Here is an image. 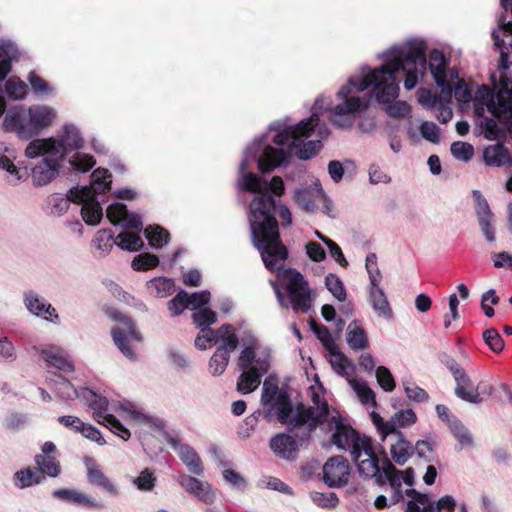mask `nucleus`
<instances>
[{"instance_id":"obj_1","label":"nucleus","mask_w":512,"mask_h":512,"mask_svg":"<svg viewBox=\"0 0 512 512\" xmlns=\"http://www.w3.org/2000/svg\"><path fill=\"white\" fill-rule=\"evenodd\" d=\"M326 99L317 98L309 118L296 124H290L289 118L271 123L269 132H273L272 141L278 147L267 142V135L255 139L245 151L239 166L241 189L255 193L249 205V225L251 240L260 252L265 267L270 271L282 269L288 256L286 247L280 240L278 222L275 217L276 201L270 194L281 196L285 191L283 180L274 176L268 183L262 177L248 172L250 164L257 162L258 169L267 173L285 164L291 153L301 160L314 157L322 148L321 139L329 135L325 124H320L318 109L329 108Z\"/></svg>"},{"instance_id":"obj_2","label":"nucleus","mask_w":512,"mask_h":512,"mask_svg":"<svg viewBox=\"0 0 512 512\" xmlns=\"http://www.w3.org/2000/svg\"><path fill=\"white\" fill-rule=\"evenodd\" d=\"M385 58L381 67L370 69L368 66L361 68L359 76H352L348 83L342 86L337 92V97L341 101L332 108V102L329 98L325 104L331 110V122L333 125L346 129L350 128L357 112L368 107L369 99H362L353 95V91L363 92L372 88L371 92L378 103L389 104L387 113L392 117H405L410 112V107L406 102L397 101L392 103L399 93V83L403 76L404 87L406 90H412L416 87L419 79L423 77L427 68L426 44L423 40L412 39L403 44L392 46L383 55ZM322 109H318L320 116Z\"/></svg>"},{"instance_id":"obj_3","label":"nucleus","mask_w":512,"mask_h":512,"mask_svg":"<svg viewBox=\"0 0 512 512\" xmlns=\"http://www.w3.org/2000/svg\"><path fill=\"white\" fill-rule=\"evenodd\" d=\"M315 424L313 431L317 426H321L326 431H334L332 439L337 448L349 451L352 460L355 462L358 473H360L361 461L372 458L376 453L372 447L369 437L361 436L351 426L346 425L336 410H331L328 403L323 400L318 406L314 416Z\"/></svg>"},{"instance_id":"obj_4","label":"nucleus","mask_w":512,"mask_h":512,"mask_svg":"<svg viewBox=\"0 0 512 512\" xmlns=\"http://www.w3.org/2000/svg\"><path fill=\"white\" fill-rule=\"evenodd\" d=\"M272 350L263 345L253 335L242 338V348L237 358V367L240 376L237 379V390L247 394L255 391L261 384L272 364Z\"/></svg>"},{"instance_id":"obj_5","label":"nucleus","mask_w":512,"mask_h":512,"mask_svg":"<svg viewBox=\"0 0 512 512\" xmlns=\"http://www.w3.org/2000/svg\"><path fill=\"white\" fill-rule=\"evenodd\" d=\"M84 140L78 127L74 124L67 123L63 126L57 137L46 139H34L29 142V155H36V151L41 149H49L52 155H56L61 160L68 156L69 153L75 152L68 158L70 166L79 172H87L94 165L93 156L80 153L78 150L83 147Z\"/></svg>"},{"instance_id":"obj_6","label":"nucleus","mask_w":512,"mask_h":512,"mask_svg":"<svg viewBox=\"0 0 512 512\" xmlns=\"http://www.w3.org/2000/svg\"><path fill=\"white\" fill-rule=\"evenodd\" d=\"M312 402V406L306 407L303 404H299L294 409L287 391L280 390L274 397L273 402L269 405L277 412V417L281 424L286 425L290 431L302 428L303 435L300 437V441H308L315 424L314 416L322 401L320 397L314 393Z\"/></svg>"},{"instance_id":"obj_7","label":"nucleus","mask_w":512,"mask_h":512,"mask_svg":"<svg viewBox=\"0 0 512 512\" xmlns=\"http://www.w3.org/2000/svg\"><path fill=\"white\" fill-rule=\"evenodd\" d=\"M111 174L107 169L98 168L91 175V183L88 186L71 189L72 199L76 203H82V218L88 225H97L103 216V209L97 200V195L109 191L111 188Z\"/></svg>"},{"instance_id":"obj_8","label":"nucleus","mask_w":512,"mask_h":512,"mask_svg":"<svg viewBox=\"0 0 512 512\" xmlns=\"http://www.w3.org/2000/svg\"><path fill=\"white\" fill-rule=\"evenodd\" d=\"M278 276L287 294H283L277 282H271L280 306L286 309L291 307L294 312L307 313L312 306V298L304 276L291 268L283 270Z\"/></svg>"},{"instance_id":"obj_9","label":"nucleus","mask_w":512,"mask_h":512,"mask_svg":"<svg viewBox=\"0 0 512 512\" xmlns=\"http://www.w3.org/2000/svg\"><path fill=\"white\" fill-rule=\"evenodd\" d=\"M472 102L476 116L488 111L503 125L512 121V86L503 83L502 89L494 95L487 86L482 85L474 92Z\"/></svg>"},{"instance_id":"obj_10","label":"nucleus","mask_w":512,"mask_h":512,"mask_svg":"<svg viewBox=\"0 0 512 512\" xmlns=\"http://www.w3.org/2000/svg\"><path fill=\"white\" fill-rule=\"evenodd\" d=\"M359 475L365 479H374L378 486L389 483L392 489L402 486V471L395 468L391 460L383 453L382 458L375 454L372 458L361 461Z\"/></svg>"},{"instance_id":"obj_11","label":"nucleus","mask_w":512,"mask_h":512,"mask_svg":"<svg viewBox=\"0 0 512 512\" xmlns=\"http://www.w3.org/2000/svg\"><path fill=\"white\" fill-rule=\"evenodd\" d=\"M110 318L118 321L123 327H114L111 330L112 338L117 348L129 360H136L137 355L133 349L128 345V338H132L138 342L142 340L141 334L136 330V327L131 318L122 314L121 312L111 309L107 311Z\"/></svg>"},{"instance_id":"obj_12","label":"nucleus","mask_w":512,"mask_h":512,"mask_svg":"<svg viewBox=\"0 0 512 512\" xmlns=\"http://www.w3.org/2000/svg\"><path fill=\"white\" fill-rule=\"evenodd\" d=\"M29 144L25 149V156L29 159L42 157V159L31 168V179L35 186H45L50 183L61 169V159L52 155L49 149L36 151V155H29Z\"/></svg>"},{"instance_id":"obj_13","label":"nucleus","mask_w":512,"mask_h":512,"mask_svg":"<svg viewBox=\"0 0 512 512\" xmlns=\"http://www.w3.org/2000/svg\"><path fill=\"white\" fill-rule=\"evenodd\" d=\"M428 66L434 78L436 85L441 89L440 97L450 102L452 99V80L454 79L455 71H447V62L444 54L434 49L429 54Z\"/></svg>"},{"instance_id":"obj_14","label":"nucleus","mask_w":512,"mask_h":512,"mask_svg":"<svg viewBox=\"0 0 512 512\" xmlns=\"http://www.w3.org/2000/svg\"><path fill=\"white\" fill-rule=\"evenodd\" d=\"M371 421L377 429L381 440L384 441L391 433H402L397 428L406 427L417 421V416L412 409H403L396 412L389 421H385L379 413H370Z\"/></svg>"},{"instance_id":"obj_15","label":"nucleus","mask_w":512,"mask_h":512,"mask_svg":"<svg viewBox=\"0 0 512 512\" xmlns=\"http://www.w3.org/2000/svg\"><path fill=\"white\" fill-rule=\"evenodd\" d=\"M83 464L86 470L87 482L111 497L120 495V488L116 482L111 480L103 471L101 466L91 457H84Z\"/></svg>"},{"instance_id":"obj_16","label":"nucleus","mask_w":512,"mask_h":512,"mask_svg":"<svg viewBox=\"0 0 512 512\" xmlns=\"http://www.w3.org/2000/svg\"><path fill=\"white\" fill-rule=\"evenodd\" d=\"M350 477V465L342 455L330 457L323 466L324 483L332 488L346 485Z\"/></svg>"},{"instance_id":"obj_17","label":"nucleus","mask_w":512,"mask_h":512,"mask_svg":"<svg viewBox=\"0 0 512 512\" xmlns=\"http://www.w3.org/2000/svg\"><path fill=\"white\" fill-rule=\"evenodd\" d=\"M166 442L174 451L177 452L180 460L191 474L197 476L203 475V463L200 456L192 446L182 443L178 435L172 434H168L166 436Z\"/></svg>"},{"instance_id":"obj_18","label":"nucleus","mask_w":512,"mask_h":512,"mask_svg":"<svg viewBox=\"0 0 512 512\" xmlns=\"http://www.w3.org/2000/svg\"><path fill=\"white\" fill-rule=\"evenodd\" d=\"M116 409L126 420L135 424L145 425L156 431H161L165 427V423L162 419L145 413L144 410L134 402L128 400L119 401Z\"/></svg>"},{"instance_id":"obj_19","label":"nucleus","mask_w":512,"mask_h":512,"mask_svg":"<svg viewBox=\"0 0 512 512\" xmlns=\"http://www.w3.org/2000/svg\"><path fill=\"white\" fill-rule=\"evenodd\" d=\"M23 304L32 315L54 324L59 322L56 309L36 291H25L23 293Z\"/></svg>"},{"instance_id":"obj_20","label":"nucleus","mask_w":512,"mask_h":512,"mask_svg":"<svg viewBox=\"0 0 512 512\" xmlns=\"http://www.w3.org/2000/svg\"><path fill=\"white\" fill-rule=\"evenodd\" d=\"M5 131H14L20 138H30L38 134L29 111L8 112L3 121Z\"/></svg>"},{"instance_id":"obj_21","label":"nucleus","mask_w":512,"mask_h":512,"mask_svg":"<svg viewBox=\"0 0 512 512\" xmlns=\"http://www.w3.org/2000/svg\"><path fill=\"white\" fill-rule=\"evenodd\" d=\"M66 387L72 390L71 393H62L61 395L66 400H72L74 398H78L83 401L86 405H88L93 410L94 420L97 422L98 415H108L104 413V411L108 407V399L104 396H101L88 388H80L76 389L72 384H65Z\"/></svg>"},{"instance_id":"obj_22","label":"nucleus","mask_w":512,"mask_h":512,"mask_svg":"<svg viewBox=\"0 0 512 512\" xmlns=\"http://www.w3.org/2000/svg\"><path fill=\"white\" fill-rule=\"evenodd\" d=\"M106 216L113 225L140 232L143 223L139 215L127 211L126 205L116 202L107 207Z\"/></svg>"},{"instance_id":"obj_23","label":"nucleus","mask_w":512,"mask_h":512,"mask_svg":"<svg viewBox=\"0 0 512 512\" xmlns=\"http://www.w3.org/2000/svg\"><path fill=\"white\" fill-rule=\"evenodd\" d=\"M179 485L189 494L207 504L214 502L215 494L208 482L201 481L196 477L187 474H181L178 477Z\"/></svg>"},{"instance_id":"obj_24","label":"nucleus","mask_w":512,"mask_h":512,"mask_svg":"<svg viewBox=\"0 0 512 512\" xmlns=\"http://www.w3.org/2000/svg\"><path fill=\"white\" fill-rule=\"evenodd\" d=\"M41 358L51 367L65 373H72L75 370L67 352L59 346L47 345L39 350Z\"/></svg>"},{"instance_id":"obj_25","label":"nucleus","mask_w":512,"mask_h":512,"mask_svg":"<svg viewBox=\"0 0 512 512\" xmlns=\"http://www.w3.org/2000/svg\"><path fill=\"white\" fill-rule=\"evenodd\" d=\"M302 435L303 433L301 435L296 434L295 436L298 438V441H296L295 438L289 434H277L270 440V448L276 456L292 461L297 457L298 442H304L300 441Z\"/></svg>"},{"instance_id":"obj_26","label":"nucleus","mask_w":512,"mask_h":512,"mask_svg":"<svg viewBox=\"0 0 512 512\" xmlns=\"http://www.w3.org/2000/svg\"><path fill=\"white\" fill-rule=\"evenodd\" d=\"M454 381L456 384L454 393L459 399L471 404L482 403L481 383L475 385L465 371L457 376Z\"/></svg>"},{"instance_id":"obj_27","label":"nucleus","mask_w":512,"mask_h":512,"mask_svg":"<svg viewBox=\"0 0 512 512\" xmlns=\"http://www.w3.org/2000/svg\"><path fill=\"white\" fill-rule=\"evenodd\" d=\"M211 336H214V345L217 347V350L227 352L231 355L233 353L240 341L236 334V329L231 324H223L219 328L210 332Z\"/></svg>"},{"instance_id":"obj_28","label":"nucleus","mask_w":512,"mask_h":512,"mask_svg":"<svg viewBox=\"0 0 512 512\" xmlns=\"http://www.w3.org/2000/svg\"><path fill=\"white\" fill-rule=\"evenodd\" d=\"M295 202L306 212L313 213L318 209V200H325L321 187L297 189L294 193Z\"/></svg>"},{"instance_id":"obj_29","label":"nucleus","mask_w":512,"mask_h":512,"mask_svg":"<svg viewBox=\"0 0 512 512\" xmlns=\"http://www.w3.org/2000/svg\"><path fill=\"white\" fill-rule=\"evenodd\" d=\"M395 441L390 446V454L393 461L403 466L414 454L413 445L405 438L403 433H391Z\"/></svg>"},{"instance_id":"obj_30","label":"nucleus","mask_w":512,"mask_h":512,"mask_svg":"<svg viewBox=\"0 0 512 512\" xmlns=\"http://www.w3.org/2000/svg\"><path fill=\"white\" fill-rule=\"evenodd\" d=\"M53 497L75 505H81L86 508H99L95 498L87 493L75 489H56L52 492Z\"/></svg>"},{"instance_id":"obj_31","label":"nucleus","mask_w":512,"mask_h":512,"mask_svg":"<svg viewBox=\"0 0 512 512\" xmlns=\"http://www.w3.org/2000/svg\"><path fill=\"white\" fill-rule=\"evenodd\" d=\"M12 153L3 144H0V168L7 171L10 175L9 183L17 185L26 180L29 176L27 168L19 169L12 161Z\"/></svg>"},{"instance_id":"obj_32","label":"nucleus","mask_w":512,"mask_h":512,"mask_svg":"<svg viewBox=\"0 0 512 512\" xmlns=\"http://www.w3.org/2000/svg\"><path fill=\"white\" fill-rule=\"evenodd\" d=\"M17 46L10 40L0 39V81L11 72L12 63L18 59Z\"/></svg>"},{"instance_id":"obj_33","label":"nucleus","mask_w":512,"mask_h":512,"mask_svg":"<svg viewBox=\"0 0 512 512\" xmlns=\"http://www.w3.org/2000/svg\"><path fill=\"white\" fill-rule=\"evenodd\" d=\"M368 301L371 304L374 312L385 319L392 317V308L388 298L381 287L368 288Z\"/></svg>"},{"instance_id":"obj_34","label":"nucleus","mask_w":512,"mask_h":512,"mask_svg":"<svg viewBox=\"0 0 512 512\" xmlns=\"http://www.w3.org/2000/svg\"><path fill=\"white\" fill-rule=\"evenodd\" d=\"M346 341L348 346L354 350H363L368 347L366 332L357 320L349 323L346 331Z\"/></svg>"},{"instance_id":"obj_35","label":"nucleus","mask_w":512,"mask_h":512,"mask_svg":"<svg viewBox=\"0 0 512 512\" xmlns=\"http://www.w3.org/2000/svg\"><path fill=\"white\" fill-rule=\"evenodd\" d=\"M483 159L488 166H505L508 160V149L502 143L489 145L483 151Z\"/></svg>"},{"instance_id":"obj_36","label":"nucleus","mask_w":512,"mask_h":512,"mask_svg":"<svg viewBox=\"0 0 512 512\" xmlns=\"http://www.w3.org/2000/svg\"><path fill=\"white\" fill-rule=\"evenodd\" d=\"M45 481V476L37 468L28 467L17 471L13 476L14 485L19 489H24Z\"/></svg>"},{"instance_id":"obj_37","label":"nucleus","mask_w":512,"mask_h":512,"mask_svg":"<svg viewBox=\"0 0 512 512\" xmlns=\"http://www.w3.org/2000/svg\"><path fill=\"white\" fill-rule=\"evenodd\" d=\"M28 111L38 133L49 126L56 117V111L49 106H35L29 108Z\"/></svg>"},{"instance_id":"obj_38","label":"nucleus","mask_w":512,"mask_h":512,"mask_svg":"<svg viewBox=\"0 0 512 512\" xmlns=\"http://www.w3.org/2000/svg\"><path fill=\"white\" fill-rule=\"evenodd\" d=\"M327 351L329 352V362L338 375L348 376L350 371H353V364L340 352L337 345L334 346V349L330 348Z\"/></svg>"},{"instance_id":"obj_39","label":"nucleus","mask_w":512,"mask_h":512,"mask_svg":"<svg viewBox=\"0 0 512 512\" xmlns=\"http://www.w3.org/2000/svg\"><path fill=\"white\" fill-rule=\"evenodd\" d=\"M132 485L139 491L149 493L156 487L157 477L152 468H144L137 477L131 478Z\"/></svg>"},{"instance_id":"obj_40","label":"nucleus","mask_w":512,"mask_h":512,"mask_svg":"<svg viewBox=\"0 0 512 512\" xmlns=\"http://www.w3.org/2000/svg\"><path fill=\"white\" fill-rule=\"evenodd\" d=\"M37 470L41 475L56 478L61 473V467L55 457L49 455H36L34 457Z\"/></svg>"},{"instance_id":"obj_41","label":"nucleus","mask_w":512,"mask_h":512,"mask_svg":"<svg viewBox=\"0 0 512 512\" xmlns=\"http://www.w3.org/2000/svg\"><path fill=\"white\" fill-rule=\"evenodd\" d=\"M146 286L151 295L157 298H164L172 293L174 282L166 277H157L149 280Z\"/></svg>"},{"instance_id":"obj_42","label":"nucleus","mask_w":512,"mask_h":512,"mask_svg":"<svg viewBox=\"0 0 512 512\" xmlns=\"http://www.w3.org/2000/svg\"><path fill=\"white\" fill-rule=\"evenodd\" d=\"M97 423L106 426L124 441L129 440L131 437V432L112 414L98 415Z\"/></svg>"},{"instance_id":"obj_43","label":"nucleus","mask_w":512,"mask_h":512,"mask_svg":"<svg viewBox=\"0 0 512 512\" xmlns=\"http://www.w3.org/2000/svg\"><path fill=\"white\" fill-rule=\"evenodd\" d=\"M71 201L74 202L71 191L66 197L61 194H54L48 198L47 212L53 216H61L69 209Z\"/></svg>"},{"instance_id":"obj_44","label":"nucleus","mask_w":512,"mask_h":512,"mask_svg":"<svg viewBox=\"0 0 512 512\" xmlns=\"http://www.w3.org/2000/svg\"><path fill=\"white\" fill-rule=\"evenodd\" d=\"M117 245L127 251H139L144 247L143 240L138 233L123 231L118 234Z\"/></svg>"},{"instance_id":"obj_45","label":"nucleus","mask_w":512,"mask_h":512,"mask_svg":"<svg viewBox=\"0 0 512 512\" xmlns=\"http://www.w3.org/2000/svg\"><path fill=\"white\" fill-rule=\"evenodd\" d=\"M230 356L227 352L216 349L209 360L208 369L210 374L213 376L222 375L229 364Z\"/></svg>"},{"instance_id":"obj_46","label":"nucleus","mask_w":512,"mask_h":512,"mask_svg":"<svg viewBox=\"0 0 512 512\" xmlns=\"http://www.w3.org/2000/svg\"><path fill=\"white\" fill-rule=\"evenodd\" d=\"M491 116L492 117H487L484 114H482L481 116H476V124L481 128V132L484 133L485 138H487L488 140H495L500 135V129L495 120V116ZM496 119L498 120L497 117Z\"/></svg>"},{"instance_id":"obj_47","label":"nucleus","mask_w":512,"mask_h":512,"mask_svg":"<svg viewBox=\"0 0 512 512\" xmlns=\"http://www.w3.org/2000/svg\"><path fill=\"white\" fill-rule=\"evenodd\" d=\"M192 319L200 331L213 330L210 326L217 321V315L209 308H202L193 313Z\"/></svg>"},{"instance_id":"obj_48","label":"nucleus","mask_w":512,"mask_h":512,"mask_svg":"<svg viewBox=\"0 0 512 512\" xmlns=\"http://www.w3.org/2000/svg\"><path fill=\"white\" fill-rule=\"evenodd\" d=\"M452 96L454 95L459 103L467 104L472 102V89L465 83L463 79L458 78V74H454L452 80Z\"/></svg>"},{"instance_id":"obj_49","label":"nucleus","mask_w":512,"mask_h":512,"mask_svg":"<svg viewBox=\"0 0 512 512\" xmlns=\"http://www.w3.org/2000/svg\"><path fill=\"white\" fill-rule=\"evenodd\" d=\"M457 506L456 499L451 495H443L438 500H433L422 512H454Z\"/></svg>"},{"instance_id":"obj_50","label":"nucleus","mask_w":512,"mask_h":512,"mask_svg":"<svg viewBox=\"0 0 512 512\" xmlns=\"http://www.w3.org/2000/svg\"><path fill=\"white\" fill-rule=\"evenodd\" d=\"M449 429L453 436L457 439L459 444L461 445V448L464 447H471L473 446V436L468 430V428L459 420L457 419L455 422H453Z\"/></svg>"},{"instance_id":"obj_51","label":"nucleus","mask_w":512,"mask_h":512,"mask_svg":"<svg viewBox=\"0 0 512 512\" xmlns=\"http://www.w3.org/2000/svg\"><path fill=\"white\" fill-rule=\"evenodd\" d=\"M144 233L149 244L154 248L162 247L169 239L168 231L158 225L146 228Z\"/></svg>"},{"instance_id":"obj_52","label":"nucleus","mask_w":512,"mask_h":512,"mask_svg":"<svg viewBox=\"0 0 512 512\" xmlns=\"http://www.w3.org/2000/svg\"><path fill=\"white\" fill-rule=\"evenodd\" d=\"M325 286L329 290V292L340 302L346 300V290L342 280L333 273H329L325 277Z\"/></svg>"},{"instance_id":"obj_53","label":"nucleus","mask_w":512,"mask_h":512,"mask_svg":"<svg viewBox=\"0 0 512 512\" xmlns=\"http://www.w3.org/2000/svg\"><path fill=\"white\" fill-rule=\"evenodd\" d=\"M95 248L102 254L108 253L114 244H117V240L110 230H100L96 233L93 240Z\"/></svg>"},{"instance_id":"obj_54","label":"nucleus","mask_w":512,"mask_h":512,"mask_svg":"<svg viewBox=\"0 0 512 512\" xmlns=\"http://www.w3.org/2000/svg\"><path fill=\"white\" fill-rule=\"evenodd\" d=\"M482 336L485 344L494 353L498 354L504 350L505 342L500 333L495 328L486 329Z\"/></svg>"},{"instance_id":"obj_55","label":"nucleus","mask_w":512,"mask_h":512,"mask_svg":"<svg viewBox=\"0 0 512 512\" xmlns=\"http://www.w3.org/2000/svg\"><path fill=\"white\" fill-rule=\"evenodd\" d=\"M450 151L455 159L463 162H468L474 155V147L462 141L453 142Z\"/></svg>"},{"instance_id":"obj_56","label":"nucleus","mask_w":512,"mask_h":512,"mask_svg":"<svg viewBox=\"0 0 512 512\" xmlns=\"http://www.w3.org/2000/svg\"><path fill=\"white\" fill-rule=\"evenodd\" d=\"M159 264V259L156 255L150 253H142L136 256L131 267L136 271H145L155 268Z\"/></svg>"},{"instance_id":"obj_57","label":"nucleus","mask_w":512,"mask_h":512,"mask_svg":"<svg viewBox=\"0 0 512 512\" xmlns=\"http://www.w3.org/2000/svg\"><path fill=\"white\" fill-rule=\"evenodd\" d=\"M351 386L359 397L360 401L364 404L372 403L376 406L375 393L364 381H351Z\"/></svg>"},{"instance_id":"obj_58","label":"nucleus","mask_w":512,"mask_h":512,"mask_svg":"<svg viewBox=\"0 0 512 512\" xmlns=\"http://www.w3.org/2000/svg\"><path fill=\"white\" fill-rule=\"evenodd\" d=\"M26 88V84L18 77L10 78L5 84L7 95L15 100L24 98Z\"/></svg>"},{"instance_id":"obj_59","label":"nucleus","mask_w":512,"mask_h":512,"mask_svg":"<svg viewBox=\"0 0 512 512\" xmlns=\"http://www.w3.org/2000/svg\"><path fill=\"white\" fill-rule=\"evenodd\" d=\"M27 81L36 95L43 96L52 93L53 89L35 71L27 76Z\"/></svg>"},{"instance_id":"obj_60","label":"nucleus","mask_w":512,"mask_h":512,"mask_svg":"<svg viewBox=\"0 0 512 512\" xmlns=\"http://www.w3.org/2000/svg\"><path fill=\"white\" fill-rule=\"evenodd\" d=\"M311 499L315 505L321 508L333 509L339 503V498L334 492L330 493H321V492H313L311 494Z\"/></svg>"},{"instance_id":"obj_61","label":"nucleus","mask_w":512,"mask_h":512,"mask_svg":"<svg viewBox=\"0 0 512 512\" xmlns=\"http://www.w3.org/2000/svg\"><path fill=\"white\" fill-rule=\"evenodd\" d=\"M404 392L407 398L414 402H427L429 400L428 393L421 387L409 381H403Z\"/></svg>"},{"instance_id":"obj_62","label":"nucleus","mask_w":512,"mask_h":512,"mask_svg":"<svg viewBox=\"0 0 512 512\" xmlns=\"http://www.w3.org/2000/svg\"><path fill=\"white\" fill-rule=\"evenodd\" d=\"M375 375L378 384L387 392L395 389V380L390 370L385 366H379L375 370Z\"/></svg>"},{"instance_id":"obj_63","label":"nucleus","mask_w":512,"mask_h":512,"mask_svg":"<svg viewBox=\"0 0 512 512\" xmlns=\"http://www.w3.org/2000/svg\"><path fill=\"white\" fill-rule=\"evenodd\" d=\"M310 326L316 337L320 340L323 346L328 350L334 349L336 346L334 339L329 329L324 325H317L313 320L310 321Z\"/></svg>"},{"instance_id":"obj_64","label":"nucleus","mask_w":512,"mask_h":512,"mask_svg":"<svg viewBox=\"0 0 512 512\" xmlns=\"http://www.w3.org/2000/svg\"><path fill=\"white\" fill-rule=\"evenodd\" d=\"M187 300V292L184 290L179 291L175 297L168 302V310L171 316H179L186 308H189Z\"/></svg>"}]
</instances>
